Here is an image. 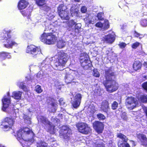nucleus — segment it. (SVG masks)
I'll return each instance as SVG.
<instances>
[{
	"mask_svg": "<svg viewBox=\"0 0 147 147\" xmlns=\"http://www.w3.org/2000/svg\"><path fill=\"white\" fill-rule=\"evenodd\" d=\"M115 77V73L112 72L111 68L105 70V77L106 80L103 83L107 91L109 92H112L116 91L118 88V84L113 80L112 77Z\"/></svg>",
	"mask_w": 147,
	"mask_h": 147,
	"instance_id": "f257e3e1",
	"label": "nucleus"
},
{
	"mask_svg": "<svg viewBox=\"0 0 147 147\" xmlns=\"http://www.w3.org/2000/svg\"><path fill=\"white\" fill-rule=\"evenodd\" d=\"M56 56L57 57L55 59L54 65L58 70H63L64 69L63 67L65 66L68 60L67 55L63 51H60L58 52Z\"/></svg>",
	"mask_w": 147,
	"mask_h": 147,
	"instance_id": "f03ea898",
	"label": "nucleus"
},
{
	"mask_svg": "<svg viewBox=\"0 0 147 147\" xmlns=\"http://www.w3.org/2000/svg\"><path fill=\"white\" fill-rule=\"evenodd\" d=\"M11 32L10 30L8 31L4 30L1 34V40H4L3 41V45L8 49L12 48L13 46L17 45L18 44L11 38Z\"/></svg>",
	"mask_w": 147,
	"mask_h": 147,
	"instance_id": "7ed1b4c3",
	"label": "nucleus"
},
{
	"mask_svg": "<svg viewBox=\"0 0 147 147\" xmlns=\"http://www.w3.org/2000/svg\"><path fill=\"white\" fill-rule=\"evenodd\" d=\"M53 31L51 32L46 33L44 32L41 35L40 38L42 42L47 45L54 44L57 40V37L53 33Z\"/></svg>",
	"mask_w": 147,
	"mask_h": 147,
	"instance_id": "20e7f679",
	"label": "nucleus"
},
{
	"mask_svg": "<svg viewBox=\"0 0 147 147\" xmlns=\"http://www.w3.org/2000/svg\"><path fill=\"white\" fill-rule=\"evenodd\" d=\"M31 132V131L28 127L21 128L18 131L16 136L18 140L23 139L25 141L31 142L33 140L32 138H26Z\"/></svg>",
	"mask_w": 147,
	"mask_h": 147,
	"instance_id": "39448f33",
	"label": "nucleus"
},
{
	"mask_svg": "<svg viewBox=\"0 0 147 147\" xmlns=\"http://www.w3.org/2000/svg\"><path fill=\"white\" fill-rule=\"evenodd\" d=\"M117 137L121 140H119L118 141V147H131L129 144L127 142L128 138L126 136L121 133H118Z\"/></svg>",
	"mask_w": 147,
	"mask_h": 147,
	"instance_id": "423d86ee",
	"label": "nucleus"
},
{
	"mask_svg": "<svg viewBox=\"0 0 147 147\" xmlns=\"http://www.w3.org/2000/svg\"><path fill=\"white\" fill-rule=\"evenodd\" d=\"M71 134V130L67 125H64L62 127L59 134L61 137L67 140H69L70 136Z\"/></svg>",
	"mask_w": 147,
	"mask_h": 147,
	"instance_id": "0eeeda50",
	"label": "nucleus"
},
{
	"mask_svg": "<svg viewBox=\"0 0 147 147\" xmlns=\"http://www.w3.org/2000/svg\"><path fill=\"white\" fill-rule=\"evenodd\" d=\"M76 126L79 132L84 134H88L91 131L90 128L84 123H78L76 124Z\"/></svg>",
	"mask_w": 147,
	"mask_h": 147,
	"instance_id": "6e6552de",
	"label": "nucleus"
},
{
	"mask_svg": "<svg viewBox=\"0 0 147 147\" xmlns=\"http://www.w3.org/2000/svg\"><path fill=\"white\" fill-rule=\"evenodd\" d=\"M28 53L33 55L34 56L41 53V49L39 47H36L33 45L28 46L26 50Z\"/></svg>",
	"mask_w": 147,
	"mask_h": 147,
	"instance_id": "1a4fd4ad",
	"label": "nucleus"
},
{
	"mask_svg": "<svg viewBox=\"0 0 147 147\" xmlns=\"http://www.w3.org/2000/svg\"><path fill=\"white\" fill-rule=\"evenodd\" d=\"M93 128L98 134L102 133L104 127V124L101 122L95 121L92 123Z\"/></svg>",
	"mask_w": 147,
	"mask_h": 147,
	"instance_id": "9d476101",
	"label": "nucleus"
},
{
	"mask_svg": "<svg viewBox=\"0 0 147 147\" xmlns=\"http://www.w3.org/2000/svg\"><path fill=\"white\" fill-rule=\"evenodd\" d=\"M16 116H12L10 115L9 117H7L5 118L2 122L1 125H3V124L4 123H7L8 125L12 127L14 125Z\"/></svg>",
	"mask_w": 147,
	"mask_h": 147,
	"instance_id": "9b49d317",
	"label": "nucleus"
},
{
	"mask_svg": "<svg viewBox=\"0 0 147 147\" xmlns=\"http://www.w3.org/2000/svg\"><path fill=\"white\" fill-rule=\"evenodd\" d=\"M135 98L132 97H128L126 99V105L131 109H133L136 107Z\"/></svg>",
	"mask_w": 147,
	"mask_h": 147,
	"instance_id": "f8f14e48",
	"label": "nucleus"
},
{
	"mask_svg": "<svg viewBox=\"0 0 147 147\" xmlns=\"http://www.w3.org/2000/svg\"><path fill=\"white\" fill-rule=\"evenodd\" d=\"M81 99L82 96L81 94L78 93L76 94L74 97V101L72 103V105L74 108H77L80 106Z\"/></svg>",
	"mask_w": 147,
	"mask_h": 147,
	"instance_id": "ddd939ff",
	"label": "nucleus"
},
{
	"mask_svg": "<svg viewBox=\"0 0 147 147\" xmlns=\"http://www.w3.org/2000/svg\"><path fill=\"white\" fill-rule=\"evenodd\" d=\"M5 97V96H4L1 100L3 105L2 110L5 112L7 111V109L8 108L11 103L10 97L7 98Z\"/></svg>",
	"mask_w": 147,
	"mask_h": 147,
	"instance_id": "4468645a",
	"label": "nucleus"
},
{
	"mask_svg": "<svg viewBox=\"0 0 147 147\" xmlns=\"http://www.w3.org/2000/svg\"><path fill=\"white\" fill-rule=\"evenodd\" d=\"M110 109L109 102L107 100H103L101 103L100 109L103 111L107 113Z\"/></svg>",
	"mask_w": 147,
	"mask_h": 147,
	"instance_id": "2eb2a0df",
	"label": "nucleus"
},
{
	"mask_svg": "<svg viewBox=\"0 0 147 147\" xmlns=\"http://www.w3.org/2000/svg\"><path fill=\"white\" fill-rule=\"evenodd\" d=\"M47 125H48L49 126L47 127H46V128H44L45 129L46 131L49 132L51 134H54L55 133V125L53 124L51 122L50 123H49Z\"/></svg>",
	"mask_w": 147,
	"mask_h": 147,
	"instance_id": "dca6fc26",
	"label": "nucleus"
},
{
	"mask_svg": "<svg viewBox=\"0 0 147 147\" xmlns=\"http://www.w3.org/2000/svg\"><path fill=\"white\" fill-rule=\"evenodd\" d=\"M137 137L141 140L142 145L147 146V138L145 135L142 134H139L137 135Z\"/></svg>",
	"mask_w": 147,
	"mask_h": 147,
	"instance_id": "f3484780",
	"label": "nucleus"
},
{
	"mask_svg": "<svg viewBox=\"0 0 147 147\" xmlns=\"http://www.w3.org/2000/svg\"><path fill=\"white\" fill-rule=\"evenodd\" d=\"M115 36L114 35L109 34L105 36L104 40L107 43L112 44L115 41Z\"/></svg>",
	"mask_w": 147,
	"mask_h": 147,
	"instance_id": "a211bd4d",
	"label": "nucleus"
},
{
	"mask_svg": "<svg viewBox=\"0 0 147 147\" xmlns=\"http://www.w3.org/2000/svg\"><path fill=\"white\" fill-rule=\"evenodd\" d=\"M28 4V3L25 0H20L18 3V8L19 10L24 9L27 6Z\"/></svg>",
	"mask_w": 147,
	"mask_h": 147,
	"instance_id": "6ab92c4d",
	"label": "nucleus"
},
{
	"mask_svg": "<svg viewBox=\"0 0 147 147\" xmlns=\"http://www.w3.org/2000/svg\"><path fill=\"white\" fill-rule=\"evenodd\" d=\"M58 13L59 16L62 19L66 20H68L69 19L68 12L67 11H64Z\"/></svg>",
	"mask_w": 147,
	"mask_h": 147,
	"instance_id": "aec40b11",
	"label": "nucleus"
},
{
	"mask_svg": "<svg viewBox=\"0 0 147 147\" xmlns=\"http://www.w3.org/2000/svg\"><path fill=\"white\" fill-rule=\"evenodd\" d=\"M81 64L82 66L84 68L86 66H87V68L92 66V62L88 59H85L83 61L81 62Z\"/></svg>",
	"mask_w": 147,
	"mask_h": 147,
	"instance_id": "412c9836",
	"label": "nucleus"
},
{
	"mask_svg": "<svg viewBox=\"0 0 147 147\" xmlns=\"http://www.w3.org/2000/svg\"><path fill=\"white\" fill-rule=\"evenodd\" d=\"M10 54V53L5 51L0 52V59L3 60L7 58H10L11 56Z\"/></svg>",
	"mask_w": 147,
	"mask_h": 147,
	"instance_id": "4be33fe9",
	"label": "nucleus"
},
{
	"mask_svg": "<svg viewBox=\"0 0 147 147\" xmlns=\"http://www.w3.org/2000/svg\"><path fill=\"white\" fill-rule=\"evenodd\" d=\"M142 65L141 63L139 61H135L133 65V69L135 71H137L140 69L142 67Z\"/></svg>",
	"mask_w": 147,
	"mask_h": 147,
	"instance_id": "5701e85b",
	"label": "nucleus"
},
{
	"mask_svg": "<svg viewBox=\"0 0 147 147\" xmlns=\"http://www.w3.org/2000/svg\"><path fill=\"white\" fill-rule=\"evenodd\" d=\"M65 82L66 84H71L72 83L74 80L73 76L71 74L66 75L65 78Z\"/></svg>",
	"mask_w": 147,
	"mask_h": 147,
	"instance_id": "b1692460",
	"label": "nucleus"
},
{
	"mask_svg": "<svg viewBox=\"0 0 147 147\" xmlns=\"http://www.w3.org/2000/svg\"><path fill=\"white\" fill-rule=\"evenodd\" d=\"M22 93L20 91H14L12 93V97L16 99H20L21 98Z\"/></svg>",
	"mask_w": 147,
	"mask_h": 147,
	"instance_id": "393cba45",
	"label": "nucleus"
},
{
	"mask_svg": "<svg viewBox=\"0 0 147 147\" xmlns=\"http://www.w3.org/2000/svg\"><path fill=\"white\" fill-rule=\"evenodd\" d=\"M39 119L40 122L45 125H48L49 123H50V121L47 118L44 116H40Z\"/></svg>",
	"mask_w": 147,
	"mask_h": 147,
	"instance_id": "a878e982",
	"label": "nucleus"
},
{
	"mask_svg": "<svg viewBox=\"0 0 147 147\" xmlns=\"http://www.w3.org/2000/svg\"><path fill=\"white\" fill-rule=\"evenodd\" d=\"M19 87L22 89L24 91H28V88L25 85V83L23 82H20L18 83V84Z\"/></svg>",
	"mask_w": 147,
	"mask_h": 147,
	"instance_id": "bb28decb",
	"label": "nucleus"
},
{
	"mask_svg": "<svg viewBox=\"0 0 147 147\" xmlns=\"http://www.w3.org/2000/svg\"><path fill=\"white\" fill-rule=\"evenodd\" d=\"M67 8L66 6L63 4H59L57 7L58 12L63 11L67 10Z\"/></svg>",
	"mask_w": 147,
	"mask_h": 147,
	"instance_id": "cd10ccee",
	"label": "nucleus"
},
{
	"mask_svg": "<svg viewBox=\"0 0 147 147\" xmlns=\"http://www.w3.org/2000/svg\"><path fill=\"white\" fill-rule=\"evenodd\" d=\"M57 102H53L51 104V112L55 113L56 111L57 106H58Z\"/></svg>",
	"mask_w": 147,
	"mask_h": 147,
	"instance_id": "c85d7f7f",
	"label": "nucleus"
},
{
	"mask_svg": "<svg viewBox=\"0 0 147 147\" xmlns=\"http://www.w3.org/2000/svg\"><path fill=\"white\" fill-rule=\"evenodd\" d=\"M65 42L62 40H59L57 44V47L59 49L63 48L65 46Z\"/></svg>",
	"mask_w": 147,
	"mask_h": 147,
	"instance_id": "c756f323",
	"label": "nucleus"
},
{
	"mask_svg": "<svg viewBox=\"0 0 147 147\" xmlns=\"http://www.w3.org/2000/svg\"><path fill=\"white\" fill-rule=\"evenodd\" d=\"M36 4L39 6H42L46 3L45 0H35Z\"/></svg>",
	"mask_w": 147,
	"mask_h": 147,
	"instance_id": "7c9ffc66",
	"label": "nucleus"
},
{
	"mask_svg": "<svg viewBox=\"0 0 147 147\" xmlns=\"http://www.w3.org/2000/svg\"><path fill=\"white\" fill-rule=\"evenodd\" d=\"M21 12L22 14L24 16H28L31 13V12L29 9H27L25 10L21 11Z\"/></svg>",
	"mask_w": 147,
	"mask_h": 147,
	"instance_id": "2f4dec72",
	"label": "nucleus"
},
{
	"mask_svg": "<svg viewBox=\"0 0 147 147\" xmlns=\"http://www.w3.org/2000/svg\"><path fill=\"white\" fill-rule=\"evenodd\" d=\"M35 90L36 92L38 94H40L43 91L41 86L39 85H37L35 86Z\"/></svg>",
	"mask_w": 147,
	"mask_h": 147,
	"instance_id": "473e14b6",
	"label": "nucleus"
},
{
	"mask_svg": "<svg viewBox=\"0 0 147 147\" xmlns=\"http://www.w3.org/2000/svg\"><path fill=\"white\" fill-rule=\"evenodd\" d=\"M93 76L95 77L99 78L100 76V74L97 69L94 68L93 70Z\"/></svg>",
	"mask_w": 147,
	"mask_h": 147,
	"instance_id": "72a5a7b5",
	"label": "nucleus"
},
{
	"mask_svg": "<svg viewBox=\"0 0 147 147\" xmlns=\"http://www.w3.org/2000/svg\"><path fill=\"white\" fill-rule=\"evenodd\" d=\"M97 117L100 120H103L106 118L105 116L100 113L98 114L97 115Z\"/></svg>",
	"mask_w": 147,
	"mask_h": 147,
	"instance_id": "f704fd0d",
	"label": "nucleus"
},
{
	"mask_svg": "<svg viewBox=\"0 0 147 147\" xmlns=\"http://www.w3.org/2000/svg\"><path fill=\"white\" fill-rule=\"evenodd\" d=\"M118 103L116 101H114L111 105V109L113 110L117 109L118 107Z\"/></svg>",
	"mask_w": 147,
	"mask_h": 147,
	"instance_id": "c9c22d12",
	"label": "nucleus"
},
{
	"mask_svg": "<svg viewBox=\"0 0 147 147\" xmlns=\"http://www.w3.org/2000/svg\"><path fill=\"white\" fill-rule=\"evenodd\" d=\"M104 15V13L102 12H100L97 14V17L98 19L99 20L102 21L104 20V18L102 16Z\"/></svg>",
	"mask_w": 147,
	"mask_h": 147,
	"instance_id": "e433bc0d",
	"label": "nucleus"
},
{
	"mask_svg": "<svg viewBox=\"0 0 147 147\" xmlns=\"http://www.w3.org/2000/svg\"><path fill=\"white\" fill-rule=\"evenodd\" d=\"M140 44V42H136L132 44L131 47L132 49H136L139 46Z\"/></svg>",
	"mask_w": 147,
	"mask_h": 147,
	"instance_id": "4c0bfd02",
	"label": "nucleus"
},
{
	"mask_svg": "<svg viewBox=\"0 0 147 147\" xmlns=\"http://www.w3.org/2000/svg\"><path fill=\"white\" fill-rule=\"evenodd\" d=\"M140 99L143 102H147V96L143 95L141 96Z\"/></svg>",
	"mask_w": 147,
	"mask_h": 147,
	"instance_id": "58836bf2",
	"label": "nucleus"
},
{
	"mask_svg": "<svg viewBox=\"0 0 147 147\" xmlns=\"http://www.w3.org/2000/svg\"><path fill=\"white\" fill-rule=\"evenodd\" d=\"M110 25L108 20H106L105 21V25L104 28L105 29L107 30L108 29Z\"/></svg>",
	"mask_w": 147,
	"mask_h": 147,
	"instance_id": "ea45409f",
	"label": "nucleus"
},
{
	"mask_svg": "<svg viewBox=\"0 0 147 147\" xmlns=\"http://www.w3.org/2000/svg\"><path fill=\"white\" fill-rule=\"evenodd\" d=\"M81 26L80 24H79V26H78V24H76L75 26V31L76 32L79 33L80 32V29Z\"/></svg>",
	"mask_w": 147,
	"mask_h": 147,
	"instance_id": "a19ab883",
	"label": "nucleus"
},
{
	"mask_svg": "<svg viewBox=\"0 0 147 147\" xmlns=\"http://www.w3.org/2000/svg\"><path fill=\"white\" fill-rule=\"evenodd\" d=\"M51 8L47 5H44L43 7V9L44 11L48 12L51 10Z\"/></svg>",
	"mask_w": 147,
	"mask_h": 147,
	"instance_id": "79ce46f5",
	"label": "nucleus"
},
{
	"mask_svg": "<svg viewBox=\"0 0 147 147\" xmlns=\"http://www.w3.org/2000/svg\"><path fill=\"white\" fill-rule=\"evenodd\" d=\"M95 26L97 28H101L103 27V24L101 22H98L96 23Z\"/></svg>",
	"mask_w": 147,
	"mask_h": 147,
	"instance_id": "37998d69",
	"label": "nucleus"
},
{
	"mask_svg": "<svg viewBox=\"0 0 147 147\" xmlns=\"http://www.w3.org/2000/svg\"><path fill=\"white\" fill-rule=\"evenodd\" d=\"M81 11L82 13H85L87 11V7L85 6H83L81 8Z\"/></svg>",
	"mask_w": 147,
	"mask_h": 147,
	"instance_id": "c03bdc74",
	"label": "nucleus"
},
{
	"mask_svg": "<svg viewBox=\"0 0 147 147\" xmlns=\"http://www.w3.org/2000/svg\"><path fill=\"white\" fill-rule=\"evenodd\" d=\"M120 48L123 49L124 48L126 45V44L124 42H121L118 44Z\"/></svg>",
	"mask_w": 147,
	"mask_h": 147,
	"instance_id": "a18cd8bd",
	"label": "nucleus"
},
{
	"mask_svg": "<svg viewBox=\"0 0 147 147\" xmlns=\"http://www.w3.org/2000/svg\"><path fill=\"white\" fill-rule=\"evenodd\" d=\"M142 87L147 92V81L144 82L142 84Z\"/></svg>",
	"mask_w": 147,
	"mask_h": 147,
	"instance_id": "49530a36",
	"label": "nucleus"
},
{
	"mask_svg": "<svg viewBox=\"0 0 147 147\" xmlns=\"http://www.w3.org/2000/svg\"><path fill=\"white\" fill-rule=\"evenodd\" d=\"M141 25L143 26H146L147 25V21L145 20H142L141 22Z\"/></svg>",
	"mask_w": 147,
	"mask_h": 147,
	"instance_id": "de8ad7c7",
	"label": "nucleus"
},
{
	"mask_svg": "<svg viewBox=\"0 0 147 147\" xmlns=\"http://www.w3.org/2000/svg\"><path fill=\"white\" fill-rule=\"evenodd\" d=\"M3 127H2V129H8L7 130H7L9 129L10 128H11V126L10 125H3Z\"/></svg>",
	"mask_w": 147,
	"mask_h": 147,
	"instance_id": "09e8293b",
	"label": "nucleus"
},
{
	"mask_svg": "<svg viewBox=\"0 0 147 147\" xmlns=\"http://www.w3.org/2000/svg\"><path fill=\"white\" fill-rule=\"evenodd\" d=\"M38 147H47L43 143L40 142L37 144Z\"/></svg>",
	"mask_w": 147,
	"mask_h": 147,
	"instance_id": "8fccbe9b",
	"label": "nucleus"
},
{
	"mask_svg": "<svg viewBox=\"0 0 147 147\" xmlns=\"http://www.w3.org/2000/svg\"><path fill=\"white\" fill-rule=\"evenodd\" d=\"M134 36L135 37H138L141 35L140 34L138 33L136 31H134Z\"/></svg>",
	"mask_w": 147,
	"mask_h": 147,
	"instance_id": "3c124183",
	"label": "nucleus"
},
{
	"mask_svg": "<svg viewBox=\"0 0 147 147\" xmlns=\"http://www.w3.org/2000/svg\"><path fill=\"white\" fill-rule=\"evenodd\" d=\"M121 118L124 120H126L127 119V117L126 114L125 113L121 115Z\"/></svg>",
	"mask_w": 147,
	"mask_h": 147,
	"instance_id": "603ef678",
	"label": "nucleus"
},
{
	"mask_svg": "<svg viewBox=\"0 0 147 147\" xmlns=\"http://www.w3.org/2000/svg\"><path fill=\"white\" fill-rule=\"evenodd\" d=\"M59 104L61 105H63L65 104V102L62 98H61L59 99Z\"/></svg>",
	"mask_w": 147,
	"mask_h": 147,
	"instance_id": "864d4df0",
	"label": "nucleus"
},
{
	"mask_svg": "<svg viewBox=\"0 0 147 147\" xmlns=\"http://www.w3.org/2000/svg\"><path fill=\"white\" fill-rule=\"evenodd\" d=\"M96 147H105L103 143H98L96 144Z\"/></svg>",
	"mask_w": 147,
	"mask_h": 147,
	"instance_id": "5fc2aeb1",
	"label": "nucleus"
},
{
	"mask_svg": "<svg viewBox=\"0 0 147 147\" xmlns=\"http://www.w3.org/2000/svg\"><path fill=\"white\" fill-rule=\"evenodd\" d=\"M76 23L74 22V21L73 20H70V21L69 22V24L71 26H73L74 25H75Z\"/></svg>",
	"mask_w": 147,
	"mask_h": 147,
	"instance_id": "6e6d98bb",
	"label": "nucleus"
},
{
	"mask_svg": "<svg viewBox=\"0 0 147 147\" xmlns=\"http://www.w3.org/2000/svg\"><path fill=\"white\" fill-rule=\"evenodd\" d=\"M130 142H132V145L133 146H136V144L135 142L133 140H130Z\"/></svg>",
	"mask_w": 147,
	"mask_h": 147,
	"instance_id": "4d7b16f0",
	"label": "nucleus"
},
{
	"mask_svg": "<svg viewBox=\"0 0 147 147\" xmlns=\"http://www.w3.org/2000/svg\"><path fill=\"white\" fill-rule=\"evenodd\" d=\"M87 23L88 24H93L94 23V22H92L91 20H88L86 21Z\"/></svg>",
	"mask_w": 147,
	"mask_h": 147,
	"instance_id": "13d9d810",
	"label": "nucleus"
},
{
	"mask_svg": "<svg viewBox=\"0 0 147 147\" xmlns=\"http://www.w3.org/2000/svg\"><path fill=\"white\" fill-rule=\"evenodd\" d=\"M139 54L144 55L145 54V53L143 51H140L139 52Z\"/></svg>",
	"mask_w": 147,
	"mask_h": 147,
	"instance_id": "bf43d9fd",
	"label": "nucleus"
},
{
	"mask_svg": "<svg viewBox=\"0 0 147 147\" xmlns=\"http://www.w3.org/2000/svg\"><path fill=\"white\" fill-rule=\"evenodd\" d=\"M144 112L145 113L146 117L147 118V108L145 109L144 111Z\"/></svg>",
	"mask_w": 147,
	"mask_h": 147,
	"instance_id": "052dcab7",
	"label": "nucleus"
},
{
	"mask_svg": "<svg viewBox=\"0 0 147 147\" xmlns=\"http://www.w3.org/2000/svg\"><path fill=\"white\" fill-rule=\"evenodd\" d=\"M7 96H8L7 98H9L10 97V98H11V97L10 96V94L9 92H7Z\"/></svg>",
	"mask_w": 147,
	"mask_h": 147,
	"instance_id": "680f3d73",
	"label": "nucleus"
},
{
	"mask_svg": "<svg viewBox=\"0 0 147 147\" xmlns=\"http://www.w3.org/2000/svg\"><path fill=\"white\" fill-rule=\"evenodd\" d=\"M143 78H144V80L147 79V76H143Z\"/></svg>",
	"mask_w": 147,
	"mask_h": 147,
	"instance_id": "e2e57ef3",
	"label": "nucleus"
},
{
	"mask_svg": "<svg viewBox=\"0 0 147 147\" xmlns=\"http://www.w3.org/2000/svg\"><path fill=\"white\" fill-rule=\"evenodd\" d=\"M75 2H79L80 1V0H74Z\"/></svg>",
	"mask_w": 147,
	"mask_h": 147,
	"instance_id": "0e129e2a",
	"label": "nucleus"
},
{
	"mask_svg": "<svg viewBox=\"0 0 147 147\" xmlns=\"http://www.w3.org/2000/svg\"><path fill=\"white\" fill-rule=\"evenodd\" d=\"M0 147H5L4 146H2L0 145Z\"/></svg>",
	"mask_w": 147,
	"mask_h": 147,
	"instance_id": "69168bd1",
	"label": "nucleus"
},
{
	"mask_svg": "<svg viewBox=\"0 0 147 147\" xmlns=\"http://www.w3.org/2000/svg\"><path fill=\"white\" fill-rule=\"evenodd\" d=\"M14 114L15 115H16V113H14Z\"/></svg>",
	"mask_w": 147,
	"mask_h": 147,
	"instance_id": "338daca9",
	"label": "nucleus"
},
{
	"mask_svg": "<svg viewBox=\"0 0 147 147\" xmlns=\"http://www.w3.org/2000/svg\"><path fill=\"white\" fill-rule=\"evenodd\" d=\"M1 1V0H0V1Z\"/></svg>",
	"mask_w": 147,
	"mask_h": 147,
	"instance_id": "774afa93",
	"label": "nucleus"
}]
</instances>
